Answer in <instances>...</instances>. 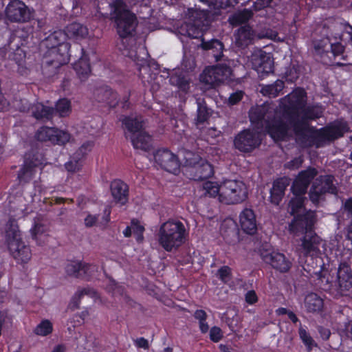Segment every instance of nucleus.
I'll return each instance as SVG.
<instances>
[{"label": "nucleus", "mask_w": 352, "mask_h": 352, "mask_svg": "<svg viewBox=\"0 0 352 352\" xmlns=\"http://www.w3.org/2000/svg\"><path fill=\"white\" fill-rule=\"evenodd\" d=\"M201 47L204 50H210L211 55L214 58L215 61L221 60L223 56L224 45L221 41L217 39H212L208 41L202 39Z\"/></svg>", "instance_id": "obj_32"}, {"label": "nucleus", "mask_w": 352, "mask_h": 352, "mask_svg": "<svg viewBox=\"0 0 352 352\" xmlns=\"http://www.w3.org/2000/svg\"><path fill=\"white\" fill-rule=\"evenodd\" d=\"M32 116L37 120H51L54 114V109L44 105L41 102H36L30 108Z\"/></svg>", "instance_id": "obj_29"}, {"label": "nucleus", "mask_w": 352, "mask_h": 352, "mask_svg": "<svg viewBox=\"0 0 352 352\" xmlns=\"http://www.w3.org/2000/svg\"><path fill=\"white\" fill-rule=\"evenodd\" d=\"M157 236L159 245L165 251L171 252L185 243L188 232L182 221L169 219L160 226Z\"/></svg>", "instance_id": "obj_6"}, {"label": "nucleus", "mask_w": 352, "mask_h": 352, "mask_svg": "<svg viewBox=\"0 0 352 352\" xmlns=\"http://www.w3.org/2000/svg\"><path fill=\"white\" fill-rule=\"evenodd\" d=\"M201 81L211 87H215L223 83L222 77L217 75V69L214 67L206 68L200 75Z\"/></svg>", "instance_id": "obj_33"}, {"label": "nucleus", "mask_w": 352, "mask_h": 352, "mask_svg": "<svg viewBox=\"0 0 352 352\" xmlns=\"http://www.w3.org/2000/svg\"><path fill=\"white\" fill-rule=\"evenodd\" d=\"M94 146V142L91 141H87L84 142L78 149L74 153V158L76 157L80 160H82L87 153L91 151Z\"/></svg>", "instance_id": "obj_57"}, {"label": "nucleus", "mask_w": 352, "mask_h": 352, "mask_svg": "<svg viewBox=\"0 0 352 352\" xmlns=\"http://www.w3.org/2000/svg\"><path fill=\"white\" fill-rule=\"evenodd\" d=\"M300 67L296 63H291L285 68L283 78L289 82H294L300 76Z\"/></svg>", "instance_id": "obj_46"}, {"label": "nucleus", "mask_w": 352, "mask_h": 352, "mask_svg": "<svg viewBox=\"0 0 352 352\" xmlns=\"http://www.w3.org/2000/svg\"><path fill=\"white\" fill-rule=\"evenodd\" d=\"M66 34L67 37H80L84 38L88 34V30L86 26L79 23H72L66 27Z\"/></svg>", "instance_id": "obj_40"}, {"label": "nucleus", "mask_w": 352, "mask_h": 352, "mask_svg": "<svg viewBox=\"0 0 352 352\" xmlns=\"http://www.w3.org/2000/svg\"><path fill=\"white\" fill-rule=\"evenodd\" d=\"M131 223L136 241L138 243H142L144 240V227L141 225L140 221L136 219H133Z\"/></svg>", "instance_id": "obj_54"}, {"label": "nucleus", "mask_w": 352, "mask_h": 352, "mask_svg": "<svg viewBox=\"0 0 352 352\" xmlns=\"http://www.w3.org/2000/svg\"><path fill=\"white\" fill-rule=\"evenodd\" d=\"M334 177L332 175H322L316 177L312 183L309 196L314 204H318L322 196L326 193L336 195L338 189L333 184Z\"/></svg>", "instance_id": "obj_10"}, {"label": "nucleus", "mask_w": 352, "mask_h": 352, "mask_svg": "<svg viewBox=\"0 0 352 352\" xmlns=\"http://www.w3.org/2000/svg\"><path fill=\"white\" fill-rule=\"evenodd\" d=\"M203 188L206 190V195L212 197H215L219 195V198L220 199L221 184L219 186L216 182L206 181L203 184Z\"/></svg>", "instance_id": "obj_53"}, {"label": "nucleus", "mask_w": 352, "mask_h": 352, "mask_svg": "<svg viewBox=\"0 0 352 352\" xmlns=\"http://www.w3.org/2000/svg\"><path fill=\"white\" fill-rule=\"evenodd\" d=\"M109 19L122 39L132 38L136 33L138 20L136 15L129 10L124 0H113L109 3Z\"/></svg>", "instance_id": "obj_4"}, {"label": "nucleus", "mask_w": 352, "mask_h": 352, "mask_svg": "<svg viewBox=\"0 0 352 352\" xmlns=\"http://www.w3.org/2000/svg\"><path fill=\"white\" fill-rule=\"evenodd\" d=\"M285 87V82L277 79L273 83L261 85L260 92L263 96L275 98L282 94Z\"/></svg>", "instance_id": "obj_31"}, {"label": "nucleus", "mask_w": 352, "mask_h": 352, "mask_svg": "<svg viewBox=\"0 0 352 352\" xmlns=\"http://www.w3.org/2000/svg\"><path fill=\"white\" fill-rule=\"evenodd\" d=\"M334 286L338 294L346 296L349 295L352 289V270L346 262L340 263Z\"/></svg>", "instance_id": "obj_16"}, {"label": "nucleus", "mask_w": 352, "mask_h": 352, "mask_svg": "<svg viewBox=\"0 0 352 352\" xmlns=\"http://www.w3.org/2000/svg\"><path fill=\"white\" fill-rule=\"evenodd\" d=\"M252 67L257 72L259 77L265 78L274 72V58L271 53L260 50L253 54L252 57Z\"/></svg>", "instance_id": "obj_19"}, {"label": "nucleus", "mask_w": 352, "mask_h": 352, "mask_svg": "<svg viewBox=\"0 0 352 352\" xmlns=\"http://www.w3.org/2000/svg\"><path fill=\"white\" fill-rule=\"evenodd\" d=\"M198 156L193 159L185 157V166L190 168L193 174L192 179L195 181H204L212 177L214 175L213 166L207 161L200 160L197 161Z\"/></svg>", "instance_id": "obj_17"}, {"label": "nucleus", "mask_w": 352, "mask_h": 352, "mask_svg": "<svg viewBox=\"0 0 352 352\" xmlns=\"http://www.w3.org/2000/svg\"><path fill=\"white\" fill-rule=\"evenodd\" d=\"M95 99L99 102H106L110 105L116 102L118 94L109 86L103 85L96 88L94 92Z\"/></svg>", "instance_id": "obj_27"}, {"label": "nucleus", "mask_w": 352, "mask_h": 352, "mask_svg": "<svg viewBox=\"0 0 352 352\" xmlns=\"http://www.w3.org/2000/svg\"><path fill=\"white\" fill-rule=\"evenodd\" d=\"M95 290L91 287H87L82 289H78L70 300L69 304V308L73 310L79 309L81 298L84 296L87 295L90 296H95Z\"/></svg>", "instance_id": "obj_38"}, {"label": "nucleus", "mask_w": 352, "mask_h": 352, "mask_svg": "<svg viewBox=\"0 0 352 352\" xmlns=\"http://www.w3.org/2000/svg\"><path fill=\"white\" fill-rule=\"evenodd\" d=\"M122 127L129 133L134 135L135 133L142 131L143 128L142 121L140 120L137 117H132L130 116H124L120 119Z\"/></svg>", "instance_id": "obj_37"}, {"label": "nucleus", "mask_w": 352, "mask_h": 352, "mask_svg": "<svg viewBox=\"0 0 352 352\" xmlns=\"http://www.w3.org/2000/svg\"><path fill=\"white\" fill-rule=\"evenodd\" d=\"M303 234L300 246L304 255L310 257L309 259L306 261L307 265L309 266L316 263V257H321L320 245L322 240L316 234L315 230L307 232Z\"/></svg>", "instance_id": "obj_14"}, {"label": "nucleus", "mask_w": 352, "mask_h": 352, "mask_svg": "<svg viewBox=\"0 0 352 352\" xmlns=\"http://www.w3.org/2000/svg\"><path fill=\"white\" fill-rule=\"evenodd\" d=\"M29 36L28 31L23 28H18L14 30L10 36L8 43L9 45L12 43H19L21 45H25Z\"/></svg>", "instance_id": "obj_42"}, {"label": "nucleus", "mask_w": 352, "mask_h": 352, "mask_svg": "<svg viewBox=\"0 0 352 352\" xmlns=\"http://www.w3.org/2000/svg\"><path fill=\"white\" fill-rule=\"evenodd\" d=\"M67 38L65 31L61 30L54 31L45 38L43 44L47 48L45 56L47 66L57 70L69 63L72 54L71 45L66 41Z\"/></svg>", "instance_id": "obj_3"}, {"label": "nucleus", "mask_w": 352, "mask_h": 352, "mask_svg": "<svg viewBox=\"0 0 352 352\" xmlns=\"http://www.w3.org/2000/svg\"><path fill=\"white\" fill-rule=\"evenodd\" d=\"M239 223L243 232L254 235L257 232L256 215L251 208H244L239 214Z\"/></svg>", "instance_id": "obj_24"}, {"label": "nucleus", "mask_w": 352, "mask_h": 352, "mask_svg": "<svg viewBox=\"0 0 352 352\" xmlns=\"http://www.w3.org/2000/svg\"><path fill=\"white\" fill-rule=\"evenodd\" d=\"M248 197L245 184L239 180H225L221 184L220 201L226 204H236Z\"/></svg>", "instance_id": "obj_9"}, {"label": "nucleus", "mask_w": 352, "mask_h": 352, "mask_svg": "<svg viewBox=\"0 0 352 352\" xmlns=\"http://www.w3.org/2000/svg\"><path fill=\"white\" fill-rule=\"evenodd\" d=\"M329 32L327 35V41H341L342 40L343 30L341 24H335L329 28Z\"/></svg>", "instance_id": "obj_52"}, {"label": "nucleus", "mask_w": 352, "mask_h": 352, "mask_svg": "<svg viewBox=\"0 0 352 352\" xmlns=\"http://www.w3.org/2000/svg\"><path fill=\"white\" fill-rule=\"evenodd\" d=\"M303 162H304L303 157L298 156V157H294V159L287 162L285 164V168L289 169V170H297L302 166Z\"/></svg>", "instance_id": "obj_60"}, {"label": "nucleus", "mask_w": 352, "mask_h": 352, "mask_svg": "<svg viewBox=\"0 0 352 352\" xmlns=\"http://www.w3.org/2000/svg\"><path fill=\"white\" fill-rule=\"evenodd\" d=\"M210 115L211 109L207 107L206 102L204 100L197 102V124H204L209 119Z\"/></svg>", "instance_id": "obj_43"}, {"label": "nucleus", "mask_w": 352, "mask_h": 352, "mask_svg": "<svg viewBox=\"0 0 352 352\" xmlns=\"http://www.w3.org/2000/svg\"><path fill=\"white\" fill-rule=\"evenodd\" d=\"M261 256L263 262L280 273L288 272L292 266L291 261L284 254L278 252L265 251L261 253Z\"/></svg>", "instance_id": "obj_21"}, {"label": "nucleus", "mask_w": 352, "mask_h": 352, "mask_svg": "<svg viewBox=\"0 0 352 352\" xmlns=\"http://www.w3.org/2000/svg\"><path fill=\"white\" fill-rule=\"evenodd\" d=\"M298 334L300 339L306 346L307 352H311L314 346H317V344L310 336L309 333L302 326H300L298 329Z\"/></svg>", "instance_id": "obj_47"}, {"label": "nucleus", "mask_w": 352, "mask_h": 352, "mask_svg": "<svg viewBox=\"0 0 352 352\" xmlns=\"http://www.w3.org/2000/svg\"><path fill=\"white\" fill-rule=\"evenodd\" d=\"M316 216L314 211L306 210L301 214L294 215L289 223L288 229L291 234L299 236L314 230Z\"/></svg>", "instance_id": "obj_12"}, {"label": "nucleus", "mask_w": 352, "mask_h": 352, "mask_svg": "<svg viewBox=\"0 0 352 352\" xmlns=\"http://www.w3.org/2000/svg\"><path fill=\"white\" fill-rule=\"evenodd\" d=\"M155 162L167 172L177 175L179 172L180 162L176 155L169 149L162 148L154 154Z\"/></svg>", "instance_id": "obj_18"}, {"label": "nucleus", "mask_w": 352, "mask_h": 352, "mask_svg": "<svg viewBox=\"0 0 352 352\" xmlns=\"http://www.w3.org/2000/svg\"><path fill=\"white\" fill-rule=\"evenodd\" d=\"M349 131L346 122L336 121L324 127L317 129L309 124L293 123V131L296 143L303 148L324 146L344 136Z\"/></svg>", "instance_id": "obj_1"}, {"label": "nucleus", "mask_w": 352, "mask_h": 352, "mask_svg": "<svg viewBox=\"0 0 352 352\" xmlns=\"http://www.w3.org/2000/svg\"><path fill=\"white\" fill-rule=\"evenodd\" d=\"M23 46V45H21L19 43H12V45L8 43V49L10 52L9 56L18 65H21L26 57V52L22 49Z\"/></svg>", "instance_id": "obj_39"}, {"label": "nucleus", "mask_w": 352, "mask_h": 352, "mask_svg": "<svg viewBox=\"0 0 352 352\" xmlns=\"http://www.w3.org/2000/svg\"><path fill=\"white\" fill-rule=\"evenodd\" d=\"M308 187V186L296 178L291 186V190L294 195L303 197V195L307 192Z\"/></svg>", "instance_id": "obj_56"}, {"label": "nucleus", "mask_w": 352, "mask_h": 352, "mask_svg": "<svg viewBox=\"0 0 352 352\" xmlns=\"http://www.w3.org/2000/svg\"><path fill=\"white\" fill-rule=\"evenodd\" d=\"M193 317L199 321V327L202 333H206L209 330V325L206 322L208 315L203 309H197L193 314Z\"/></svg>", "instance_id": "obj_50"}, {"label": "nucleus", "mask_w": 352, "mask_h": 352, "mask_svg": "<svg viewBox=\"0 0 352 352\" xmlns=\"http://www.w3.org/2000/svg\"><path fill=\"white\" fill-rule=\"evenodd\" d=\"M318 174V171L316 168L309 166L305 170L300 171L296 178L309 186L311 182Z\"/></svg>", "instance_id": "obj_41"}, {"label": "nucleus", "mask_w": 352, "mask_h": 352, "mask_svg": "<svg viewBox=\"0 0 352 352\" xmlns=\"http://www.w3.org/2000/svg\"><path fill=\"white\" fill-rule=\"evenodd\" d=\"M267 117V109L264 107H256L252 108L249 112V118L251 123L257 126L265 125V120Z\"/></svg>", "instance_id": "obj_34"}, {"label": "nucleus", "mask_w": 352, "mask_h": 352, "mask_svg": "<svg viewBox=\"0 0 352 352\" xmlns=\"http://www.w3.org/2000/svg\"><path fill=\"white\" fill-rule=\"evenodd\" d=\"M324 41H321L315 46L316 50L319 51L322 54L325 53L327 55L329 53H330L335 58L340 55H342L344 52V46L342 44L341 41L329 42L330 50L326 48V45H322V43Z\"/></svg>", "instance_id": "obj_35"}, {"label": "nucleus", "mask_w": 352, "mask_h": 352, "mask_svg": "<svg viewBox=\"0 0 352 352\" xmlns=\"http://www.w3.org/2000/svg\"><path fill=\"white\" fill-rule=\"evenodd\" d=\"M111 195L116 203L124 205L129 199V186L121 179H114L111 182Z\"/></svg>", "instance_id": "obj_25"}, {"label": "nucleus", "mask_w": 352, "mask_h": 352, "mask_svg": "<svg viewBox=\"0 0 352 352\" xmlns=\"http://www.w3.org/2000/svg\"><path fill=\"white\" fill-rule=\"evenodd\" d=\"M34 138L39 142H50L54 144L64 145L69 142L70 134L55 127L43 126L36 131Z\"/></svg>", "instance_id": "obj_15"}, {"label": "nucleus", "mask_w": 352, "mask_h": 352, "mask_svg": "<svg viewBox=\"0 0 352 352\" xmlns=\"http://www.w3.org/2000/svg\"><path fill=\"white\" fill-rule=\"evenodd\" d=\"M182 34L190 38H198L203 36L201 28L195 23H186L185 27L182 28Z\"/></svg>", "instance_id": "obj_45"}, {"label": "nucleus", "mask_w": 352, "mask_h": 352, "mask_svg": "<svg viewBox=\"0 0 352 352\" xmlns=\"http://www.w3.org/2000/svg\"><path fill=\"white\" fill-rule=\"evenodd\" d=\"M132 145L135 149H141L147 151L151 148V137L146 132L142 131L138 134L131 137Z\"/></svg>", "instance_id": "obj_36"}, {"label": "nucleus", "mask_w": 352, "mask_h": 352, "mask_svg": "<svg viewBox=\"0 0 352 352\" xmlns=\"http://www.w3.org/2000/svg\"><path fill=\"white\" fill-rule=\"evenodd\" d=\"M82 166V160L78 157L74 158V154L71 157V160L66 162L65 167L68 172L75 173L78 171Z\"/></svg>", "instance_id": "obj_58"}, {"label": "nucleus", "mask_w": 352, "mask_h": 352, "mask_svg": "<svg viewBox=\"0 0 352 352\" xmlns=\"http://www.w3.org/2000/svg\"><path fill=\"white\" fill-rule=\"evenodd\" d=\"M284 104L287 102L283 97L280 99L278 111L265 120V131L275 142L286 140L289 129H293V122L283 115L282 107Z\"/></svg>", "instance_id": "obj_7"}, {"label": "nucleus", "mask_w": 352, "mask_h": 352, "mask_svg": "<svg viewBox=\"0 0 352 352\" xmlns=\"http://www.w3.org/2000/svg\"><path fill=\"white\" fill-rule=\"evenodd\" d=\"M305 307L308 313L318 314L323 310L324 300L317 294L311 292L305 298Z\"/></svg>", "instance_id": "obj_30"}, {"label": "nucleus", "mask_w": 352, "mask_h": 352, "mask_svg": "<svg viewBox=\"0 0 352 352\" xmlns=\"http://www.w3.org/2000/svg\"><path fill=\"white\" fill-rule=\"evenodd\" d=\"M289 185V179L286 177L275 179L270 189V201L274 205H278L282 201L287 187Z\"/></svg>", "instance_id": "obj_26"}, {"label": "nucleus", "mask_w": 352, "mask_h": 352, "mask_svg": "<svg viewBox=\"0 0 352 352\" xmlns=\"http://www.w3.org/2000/svg\"><path fill=\"white\" fill-rule=\"evenodd\" d=\"M46 164V159L38 148H32L23 156V163L17 177L20 182L29 183L35 176L37 169L42 170Z\"/></svg>", "instance_id": "obj_8"}, {"label": "nucleus", "mask_w": 352, "mask_h": 352, "mask_svg": "<svg viewBox=\"0 0 352 352\" xmlns=\"http://www.w3.org/2000/svg\"><path fill=\"white\" fill-rule=\"evenodd\" d=\"M245 302L249 305H254L258 301V296L254 290L248 291L245 295Z\"/></svg>", "instance_id": "obj_64"}, {"label": "nucleus", "mask_w": 352, "mask_h": 352, "mask_svg": "<svg viewBox=\"0 0 352 352\" xmlns=\"http://www.w3.org/2000/svg\"><path fill=\"white\" fill-rule=\"evenodd\" d=\"M5 239L10 255L18 264H26L30 261V246L22 240L17 221L14 218H10L6 223Z\"/></svg>", "instance_id": "obj_5"}, {"label": "nucleus", "mask_w": 352, "mask_h": 352, "mask_svg": "<svg viewBox=\"0 0 352 352\" xmlns=\"http://www.w3.org/2000/svg\"><path fill=\"white\" fill-rule=\"evenodd\" d=\"M217 276L221 281L226 283L232 277V269L228 265H223L217 270Z\"/></svg>", "instance_id": "obj_59"}, {"label": "nucleus", "mask_w": 352, "mask_h": 352, "mask_svg": "<svg viewBox=\"0 0 352 352\" xmlns=\"http://www.w3.org/2000/svg\"><path fill=\"white\" fill-rule=\"evenodd\" d=\"M223 338V333L221 329L217 326L212 327L210 330V339L213 342H219Z\"/></svg>", "instance_id": "obj_62"}, {"label": "nucleus", "mask_w": 352, "mask_h": 352, "mask_svg": "<svg viewBox=\"0 0 352 352\" xmlns=\"http://www.w3.org/2000/svg\"><path fill=\"white\" fill-rule=\"evenodd\" d=\"M170 81L172 85L177 86L181 91L186 92L189 89V81L184 76H172Z\"/></svg>", "instance_id": "obj_55"}, {"label": "nucleus", "mask_w": 352, "mask_h": 352, "mask_svg": "<svg viewBox=\"0 0 352 352\" xmlns=\"http://www.w3.org/2000/svg\"><path fill=\"white\" fill-rule=\"evenodd\" d=\"M98 270V265L82 261L69 263L65 267L67 275L87 280L95 275Z\"/></svg>", "instance_id": "obj_22"}, {"label": "nucleus", "mask_w": 352, "mask_h": 352, "mask_svg": "<svg viewBox=\"0 0 352 352\" xmlns=\"http://www.w3.org/2000/svg\"><path fill=\"white\" fill-rule=\"evenodd\" d=\"M213 67L217 69L219 77H222L223 82L230 73V67L226 64H217Z\"/></svg>", "instance_id": "obj_61"}, {"label": "nucleus", "mask_w": 352, "mask_h": 352, "mask_svg": "<svg viewBox=\"0 0 352 352\" xmlns=\"http://www.w3.org/2000/svg\"><path fill=\"white\" fill-rule=\"evenodd\" d=\"M313 268L311 272V269L308 271L310 274L315 275L317 278L316 285L320 289L331 293L335 290L333 276H331L322 257H316V263L311 265Z\"/></svg>", "instance_id": "obj_11"}, {"label": "nucleus", "mask_w": 352, "mask_h": 352, "mask_svg": "<svg viewBox=\"0 0 352 352\" xmlns=\"http://www.w3.org/2000/svg\"><path fill=\"white\" fill-rule=\"evenodd\" d=\"M287 104L282 107L283 115L295 124H309V122L322 116L323 110L318 104L307 105V94L302 87L295 88L284 96Z\"/></svg>", "instance_id": "obj_2"}, {"label": "nucleus", "mask_w": 352, "mask_h": 352, "mask_svg": "<svg viewBox=\"0 0 352 352\" xmlns=\"http://www.w3.org/2000/svg\"><path fill=\"white\" fill-rule=\"evenodd\" d=\"M244 92L243 91H236L230 94L228 98V102L231 105L236 104L243 97Z\"/></svg>", "instance_id": "obj_63"}, {"label": "nucleus", "mask_w": 352, "mask_h": 352, "mask_svg": "<svg viewBox=\"0 0 352 352\" xmlns=\"http://www.w3.org/2000/svg\"><path fill=\"white\" fill-rule=\"evenodd\" d=\"M254 31L249 25L240 27L234 34L235 43L241 48L251 44L254 39Z\"/></svg>", "instance_id": "obj_28"}, {"label": "nucleus", "mask_w": 352, "mask_h": 352, "mask_svg": "<svg viewBox=\"0 0 352 352\" xmlns=\"http://www.w3.org/2000/svg\"><path fill=\"white\" fill-rule=\"evenodd\" d=\"M53 331V324L47 319L41 320V322L35 327L34 333L41 336H47L52 333Z\"/></svg>", "instance_id": "obj_49"}, {"label": "nucleus", "mask_w": 352, "mask_h": 352, "mask_svg": "<svg viewBox=\"0 0 352 352\" xmlns=\"http://www.w3.org/2000/svg\"><path fill=\"white\" fill-rule=\"evenodd\" d=\"M261 144L259 133L250 129L239 132L234 138V147L242 153H250Z\"/></svg>", "instance_id": "obj_13"}, {"label": "nucleus", "mask_w": 352, "mask_h": 352, "mask_svg": "<svg viewBox=\"0 0 352 352\" xmlns=\"http://www.w3.org/2000/svg\"><path fill=\"white\" fill-rule=\"evenodd\" d=\"M54 113H58L60 117L67 116L71 111V102L67 98L59 99L55 104Z\"/></svg>", "instance_id": "obj_48"}, {"label": "nucleus", "mask_w": 352, "mask_h": 352, "mask_svg": "<svg viewBox=\"0 0 352 352\" xmlns=\"http://www.w3.org/2000/svg\"><path fill=\"white\" fill-rule=\"evenodd\" d=\"M289 208L290 209V214L294 215L301 214L300 212L301 210H305V197L302 196H295L292 198L289 202Z\"/></svg>", "instance_id": "obj_44"}, {"label": "nucleus", "mask_w": 352, "mask_h": 352, "mask_svg": "<svg viewBox=\"0 0 352 352\" xmlns=\"http://www.w3.org/2000/svg\"><path fill=\"white\" fill-rule=\"evenodd\" d=\"M74 48L79 52L80 57L74 63L73 68L79 79L81 81H85L88 78L91 73L89 59L85 55V50L80 45L75 44Z\"/></svg>", "instance_id": "obj_23"}, {"label": "nucleus", "mask_w": 352, "mask_h": 352, "mask_svg": "<svg viewBox=\"0 0 352 352\" xmlns=\"http://www.w3.org/2000/svg\"><path fill=\"white\" fill-rule=\"evenodd\" d=\"M252 12L251 10L244 9L242 11L235 14L230 19V22L233 25H241L245 23L252 17Z\"/></svg>", "instance_id": "obj_51"}, {"label": "nucleus", "mask_w": 352, "mask_h": 352, "mask_svg": "<svg viewBox=\"0 0 352 352\" xmlns=\"http://www.w3.org/2000/svg\"><path fill=\"white\" fill-rule=\"evenodd\" d=\"M6 18L12 22H26L31 13L28 6L20 0H11L5 10Z\"/></svg>", "instance_id": "obj_20"}]
</instances>
